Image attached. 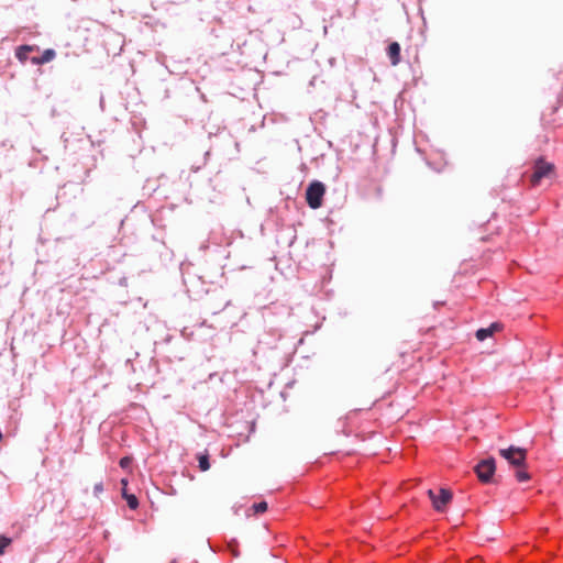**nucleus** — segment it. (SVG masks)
Here are the masks:
<instances>
[{
	"label": "nucleus",
	"mask_w": 563,
	"mask_h": 563,
	"mask_svg": "<svg viewBox=\"0 0 563 563\" xmlns=\"http://www.w3.org/2000/svg\"><path fill=\"white\" fill-rule=\"evenodd\" d=\"M325 194V186L319 180H313L309 184L306 190V201L311 209H318L322 206L323 196Z\"/></svg>",
	"instance_id": "f257e3e1"
},
{
	"label": "nucleus",
	"mask_w": 563,
	"mask_h": 563,
	"mask_svg": "<svg viewBox=\"0 0 563 563\" xmlns=\"http://www.w3.org/2000/svg\"><path fill=\"white\" fill-rule=\"evenodd\" d=\"M554 173V165L545 162L543 158H538L534 162L533 173L530 177V183L533 187L538 186L544 177H550Z\"/></svg>",
	"instance_id": "f03ea898"
},
{
	"label": "nucleus",
	"mask_w": 563,
	"mask_h": 563,
	"mask_svg": "<svg viewBox=\"0 0 563 563\" xmlns=\"http://www.w3.org/2000/svg\"><path fill=\"white\" fill-rule=\"evenodd\" d=\"M500 456H503L508 463L515 467H522L526 463L527 451L521 448L510 446L508 449L499 450Z\"/></svg>",
	"instance_id": "7ed1b4c3"
},
{
	"label": "nucleus",
	"mask_w": 563,
	"mask_h": 563,
	"mask_svg": "<svg viewBox=\"0 0 563 563\" xmlns=\"http://www.w3.org/2000/svg\"><path fill=\"white\" fill-rule=\"evenodd\" d=\"M495 471L496 465L495 460L493 457L481 461L475 467V472L479 481L483 483L490 482Z\"/></svg>",
	"instance_id": "20e7f679"
},
{
	"label": "nucleus",
	"mask_w": 563,
	"mask_h": 563,
	"mask_svg": "<svg viewBox=\"0 0 563 563\" xmlns=\"http://www.w3.org/2000/svg\"><path fill=\"white\" fill-rule=\"evenodd\" d=\"M428 496L437 511H443L446 505L452 500L451 492L445 488H441L439 495H437L432 489H429Z\"/></svg>",
	"instance_id": "39448f33"
},
{
	"label": "nucleus",
	"mask_w": 563,
	"mask_h": 563,
	"mask_svg": "<svg viewBox=\"0 0 563 563\" xmlns=\"http://www.w3.org/2000/svg\"><path fill=\"white\" fill-rule=\"evenodd\" d=\"M387 55L393 66H397L400 63V45L397 42H393L387 47Z\"/></svg>",
	"instance_id": "423d86ee"
},
{
	"label": "nucleus",
	"mask_w": 563,
	"mask_h": 563,
	"mask_svg": "<svg viewBox=\"0 0 563 563\" xmlns=\"http://www.w3.org/2000/svg\"><path fill=\"white\" fill-rule=\"evenodd\" d=\"M55 56H56L55 51L52 48H47L43 52V54L41 56L32 57L31 62L34 65H43V64H46V63L53 60L55 58Z\"/></svg>",
	"instance_id": "0eeeda50"
},
{
	"label": "nucleus",
	"mask_w": 563,
	"mask_h": 563,
	"mask_svg": "<svg viewBox=\"0 0 563 563\" xmlns=\"http://www.w3.org/2000/svg\"><path fill=\"white\" fill-rule=\"evenodd\" d=\"M122 485V497L126 500L128 506L131 509H136L139 507V500L135 495H126V486H128V479L122 478L121 479Z\"/></svg>",
	"instance_id": "6e6552de"
},
{
	"label": "nucleus",
	"mask_w": 563,
	"mask_h": 563,
	"mask_svg": "<svg viewBox=\"0 0 563 563\" xmlns=\"http://www.w3.org/2000/svg\"><path fill=\"white\" fill-rule=\"evenodd\" d=\"M34 49V46L31 45H22L16 48L15 56L21 63H25L27 59V54Z\"/></svg>",
	"instance_id": "1a4fd4ad"
},
{
	"label": "nucleus",
	"mask_w": 563,
	"mask_h": 563,
	"mask_svg": "<svg viewBox=\"0 0 563 563\" xmlns=\"http://www.w3.org/2000/svg\"><path fill=\"white\" fill-rule=\"evenodd\" d=\"M198 462H199V468L201 472H207L210 470V462H209V454L208 453H205V454H200L198 456Z\"/></svg>",
	"instance_id": "9d476101"
},
{
	"label": "nucleus",
	"mask_w": 563,
	"mask_h": 563,
	"mask_svg": "<svg viewBox=\"0 0 563 563\" xmlns=\"http://www.w3.org/2000/svg\"><path fill=\"white\" fill-rule=\"evenodd\" d=\"M475 335L478 341H484L492 336V331L488 328H481L476 331Z\"/></svg>",
	"instance_id": "9b49d317"
},
{
	"label": "nucleus",
	"mask_w": 563,
	"mask_h": 563,
	"mask_svg": "<svg viewBox=\"0 0 563 563\" xmlns=\"http://www.w3.org/2000/svg\"><path fill=\"white\" fill-rule=\"evenodd\" d=\"M516 478L518 479V482H527L530 479V475L521 467H518L516 472Z\"/></svg>",
	"instance_id": "f8f14e48"
},
{
	"label": "nucleus",
	"mask_w": 563,
	"mask_h": 563,
	"mask_svg": "<svg viewBox=\"0 0 563 563\" xmlns=\"http://www.w3.org/2000/svg\"><path fill=\"white\" fill-rule=\"evenodd\" d=\"M12 540L5 536H0V555H2L5 551V548H8L11 544Z\"/></svg>",
	"instance_id": "ddd939ff"
},
{
	"label": "nucleus",
	"mask_w": 563,
	"mask_h": 563,
	"mask_svg": "<svg viewBox=\"0 0 563 563\" xmlns=\"http://www.w3.org/2000/svg\"><path fill=\"white\" fill-rule=\"evenodd\" d=\"M253 509L255 514H263L267 510V503L261 501L253 505Z\"/></svg>",
	"instance_id": "4468645a"
},
{
	"label": "nucleus",
	"mask_w": 563,
	"mask_h": 563,
	"mask_svg": "<svg viewBox=\"0 0 563 563\" xmlns=\"http://www.w3.org/2000/svg\"><path fill=\"white\" fill-rule=\"evenodd\" d=\"M488 329L492 331V335H493L495 332H497V331L501 330V324H500V323H498V322H494V323H492V324L488 327Z\"/></svg>",
	"instance_id": "2eb2a0df"
},
{
	"label": "nucleus",
	"mask_w": 563,
	"mask_h": 563,
	"mask_svg": "<svg viewBox=\"0 0 563 563\" xmlns=\"http://www.w3.org/2000/svg\"><path fill=\"white\" fill-rule=\"evenodd\" d=\"M229 548H230V550H231V552H232V554H233L234 556H239V551H238V549H236V548H238L236 542H230V543H229Z\"/></svg>",
	"instance_id": "dca6fc26"
},
{
	"label": "nucleus",
	"mask_w": 563,
	"mask_h": 563,
	"mask_svg": "<svg viewBox=\"0 0 563 563\" xmlns=\"http://www.w3.org/2000/svg\"><path fill=\"white\" fill-rule=\"evenodd\" d=\"M131 461H132V460H131L130 457H128V456L122 457V459L120 460V466H121V467H123V468H124V467H128V466L131 464Z\"/></svg>",
	"instance_id": "f3484780"
},
{
	"label": "nucleus",
	"mask_w": 563,
	"mask_h": 563,
	"mask_svg": "<svg viewBox=\"0 0 563 563\" xmlns=\"http://www.w3.org/2000/svg\"><path fill=\"white\" fill-rule=\"evenodd\" d=\"M93 489H95V494H96V495H98V494L102 493V492H103V485H102V483H97V484L95 485Z\"/></svg>",
	"instance_id": "a211bd4d"
}]
</instances>
